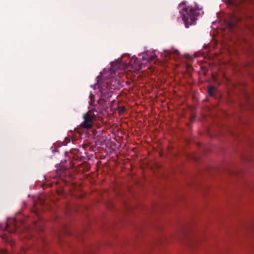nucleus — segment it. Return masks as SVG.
Wrapping results in <instances>:
<instances>
[{
	"instance_id": "nucleus-3",
	"label": "nucleus",
	"mask_w": 254,
	"mask_h": 254,
	"mask_svg": "<svg viewBox=\"0 0 254 254\" xmlns=\"http://www.w3.org/2000/svg\"><path fill=\"white\" fill-rule=\"evenodd\" d=\"M214 88L213 87H210L208 89V93L210 95H212L213 94V91L214 90Z\"/></svg>"
},
{
	"instance_id": "nucleus-1",
	"label": "nucleus",
	"mask_w": 254,
	"mask_h": 254,
	"mask_svg": "<svg viewBox=\"0 0 254 254\" xmlns=\"http://www.w3.org/2000/svg\"><path fill=\"white\" fill-rule=\"evenodd\" d=\"M179 6L186 27L188 28L194 24L196 21V13L199 10L198 5L187 6L186 2L183 1L179 4Z\"/></svg>"
},
{
	"instance_id": "nucleus-2",
	"label": "nucleus",
	"mask_w": 254,
	"mask_h": 254,
	"mask_svg": "<svg viewBox=\"0 0 254 254\" xmlns=\"http://www.w3.org/2000/svg\"><path fill=\"white\" fill-rule=\"evenodd\" d=\"M92 118L91 116H89L88 115H87L85 117V120L83 122V127L87 128H91L92 127Z\"/></svg>"
}]
</instances>
